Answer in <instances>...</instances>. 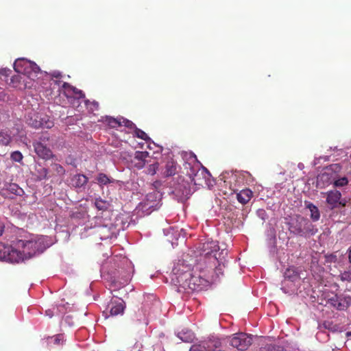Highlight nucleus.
Masks as SVG:
<instances>
[{
    "label": "nucleus",
    "instance_id": "25",
    "mask_svg": "<svg viewBox=\"0 0 351 351\" xmlns=\"http://www.w3.org/2000/svg\"><path fill=\"white\" fill-rule=\"evenodd\" d=\"M40 68L33 62L30 61V66L25 68V71L22 73V75L27 77H32V75L38 73Z\"/></svg>",
    "mask_w": 351,
    "mask_h": 351
},
{
    "label": "nucleus",
    "instance_id": "23",
    "mask_svg": "<svg viewBox=\"0 0 351 351\" xmlns=\"http://www.w3.org/2000/svg\"><path fill=\"white\" fill-rule=\"evenodd\" d=\"M178 337L184 342H192L195 338L194 333L190 330H182L178 333Z\"/></svg>",
    "mask_w": 351,
    "mask_h": 351
},
{
    "label": "nucleus",
    "instance_id": "32",
    "mask_svg": "<svg viewBox=\"0 0 351 351\" xmlns=\"http://www.w3.org/2000/svg\"><path fill=\"white\" fill-rule=\"evenodd\" d=\"M149 156V153L147 151L141 152L138 151L136 152L134 159L136 160H141V161H148L147 158Z\"/></svg>",
    "mask_w": 351,
    "mask_h": 351
},
{
    "label": "nucleus",
    "instance_id": "1",
    "mask_svg": "<svg viewBox=\"0 0 351 351\" xmlns=\"http://www.w3.org/2000/svg\"><path fill=\"white\" fill-rule=\"evenodd\" d=\"M210 269H197V263L191 269L188 265L178 264L173 270L171 281L178 287V291H201L209 285Z\"/></svg>",
    "mask_w": 351,
    "mask_h": 351
},
{
    "label": "nucleus",
    "instance_id": "12",
    "mask_svg": "<svg viewBox=\"0 0 351 351\" xmlns=\"http://www.w3.org/2000/svg\"><path fill=\"white\" fill-rule=\"evenodd\" d=\"M1 194L5 197H10L11 195L22 196L24 194V191L16 184L5 183L1 189Z\"/></svg>",
    "mask_w": 351,
    "mask_h": 351
},
{
    "label": "nucleus",
    "instance_id": "2",
    "mask_svg": "<svg viewBox=\"0 0 351 351\" xmlns=\"http://www.w3.org/2000/svg\"><path fill=\"white\" fill-rule=\"evenodd\" d=\"M219 247L217 241H209L204 243L202 246L203 254L197 263V269L201 270L205 269L207 266L210 269H213L215 263H217L219 260L225 258L227 252L222 250L219 252Z\"/></svg>",
    "mask_w": 351,
    "mask_h": 351
},
{
    "label": "nucleus",
    "instance_id": "28",
    "mask_svg": "<svg viewBox=\"0 0 351 351\" xmlns=\"http://www.w3.org/2000/svg\"><path fill=\"white\" fill-rule=\"evenodd\" d=\"M121 120L122 117H119L117 119L113 117H106V122L110 128H117L121 126Z\"/></svg>",
    "mask_w": 351,
    "mask_h": 351
},
{
    "label": "nucleus",
    "instance_id": "8",
    "mask_svg": "<svg viewBox=\"0 0 351 351\" xmlns=\"http://www.w3.org/2000/svg\"><path fill=\"white\" fill-rule=\"evenodd\" d=\"M21 258L13 246H8L3 243H0V260L5 261L12 263H19V261Z\"/></svg>",
    "mask_w": 351,
    "mask_h": 351
},
{
    "label": "nucleus",
    "instance_id": "19",
    "mask_svg": "<svg viewBox=\"0 0 351 351\" xmlns=\"http://www.w3.org/2000/svg\"><path fill=\"white\" fill-rule=\"evenodd\" d=\"M25 77L22 76L21 74H18L16 75H14L10 79V84L13 87L18 88H26V84H25Z\"/></svg>",
    "mask_w": 351,
    "mask_h": 351
},
{
    "label": "nucleus",
    "instance_id": "29",
    "mask_svg": "<svg viewBox=\"0 0 351 351\" xmlns=\"http://www.w3.org/2000/svg\"><path fill=\"white\" fill-rule=\"evenodd\" d=\"M95 206L97 210L104 211L109 208L110 203L108 201L104 200L101 198H97L95 201Z\"/></svg>",
    "mask_w": 351,
    "mask_h": 351
},
{
    "label": "nucleus",
    "instance_id": "3",
    "mask_svg": "<svg viewBox=\"0 0 351 351\" xmlns=\"http://www.w3.org/2000/svg\"><path fill=\"white\" fill-rule=\"evenodd\" d=\"M289 230L292 234L300 237L314 235L317 230L308 219L300 215H296L289 223Z\"/></svg>",
    "mask_w": 351,
    "mask_h": 351
},
{
    "label": "nucleus",
    "instance_id": "47",
    "mask_svg": "<svg viewBox=\"0 0 351 351\" xmlns=\"http://www.w3.org/2000/svg\"><path fill=\"white\" fill-rule=\"evenodd\" d=\"M147 161H141V160H138L136 162H135L134 164V166L137 168V169H142L143 168L146 163H147Z\"/></svg>",
    "mask_w": 351,
    "mask_h": 351
},
{
    "label": "nucleus",
    "instance_id": "60",
    "mask_svg": "<svg viewBox=\"0 0 351 351\" xmlns=\"http://www.w3.org/2000/svg\"><path fill=\"white\" fill-rule=\"evenodd\" d=\"M204 171H206L208 172V170L206 168L204 167Z\"/></svg>",
    "mask_w": 351,
    "mask_h": 351
},
{
    "label": "nucleus",
    "instance_id": "10",
    "mask_svg": "<svg viewBox=\"0 0 351 351\" xmlns=\"http://www.w3.org/2000/svg\"><path fill=\"white\" fill-rule=\"evenodd\" d=\"M329 304L337 311H346L351 305V298L335 295L329 299Z\"/></svg>",
    "mask_w": 351,
    "mask_h": 351
},
{
    "label": "nucleus",
    "instance_id": "15",
    "mask_svg": "<svg viewBox=\"0 0 351 351\" xmlns=\"http://www.w3.org/2000/svg\"><path fill=\"white\" fill-rule=\"evenodd\" d=\"M88 182V178L85 174H75L70 181V185L75 189L84 187Z\"/></svg>",
    "mask_w": 351,
    "mask_h": 351
},
{
    "label": "nucleus",
    "instance_id": "48",
    "mask_svg": "<svg viewBox=\"0 0 351 351\" xmlns=\"http://www.w3.org/2000/svg\"><path fill=\"white\" fill-rule=\"evenodd\" d=\"M328 179H329V174H326V173H324L323 174H321L318 178V180H328Z\"/></svg>",
    "mask_w": 351,
    "mask_h": 351
},
{
    "label": "nucleus",
    "instance_id": "13",
    "mask_svg": "<svg viewBox=\"0 0 351 351\" xmlns=\"http://www.w3.org/2000/svg\"><path fill=\"white\" fill-rule=\"evenodd\" d=\"M173 193L181 201L189 199L191 193L189 184L186 182L178 184Z\"/></svg>",
    "mask_w": 351,
    "mask_h": 351
},
{
    "label": "nucleus",
    "instance_id": "11",
    "mask_svg": "<svg viewBox=\"0 0 351 351\" xmlns=\"http://www.w3.org/2000/svg\"><path fill=\"white\" fill-rule=\"evenodd\" d=\"M159 202L157 199V193L156 192L149 193L146 196V199L141 203L142 208L150 213L158 208Z\"/></svg>",
    "mask_w": 351,
    "mask_h": 351
},
{
    "label": "nucleus",
    "instance_id": "34",
    "mask_svg": "<svg viewBox=\"0 0 351 351\" xmlns=\"http://www.w3.org/2000/svg\"><path fill=\"white\" fill-rule=\"evenodd\" d=\"M135 135L143 140L148 141L150 140L149 136L142 130L135 128Z\"/></svg>",
    "mask_w": 351,
    "mask_h": 351
},
{
    "label": "nucleus",
    "instance_id": "21",
    "mask_svg": "<svg viewBox=\"0 0 351 351\" xmlns=\"http://www.w3.org/2000/svg\"><path fill=\"white\" fill-rule=\"evenodd\" d=\"M304 205L306 208H308L311 212V218L313 221H317L320 218V213L319 210L315 205H314L311 202H305Z\"/></svg>",
    "mask_w": 351,
    "mask_h": 351
},
{
    "label": "nucleus",
    "instance_id": "20",
    "mask_svg": "<svg viewBox=\"0 0 351 351\" xmlns=\"http://www.w3.org/2000/svg\"><path fill=\"white\" fill-rule=\"evenodd\" d=\"M48 170L46 167L38 164L35 166L34 175L37 180L41 181L47 178Z\"/></svg>",
    "mask_w": 351,
    "mask_h": 351
},
{
    "label": "nucleus",
    "instance_id": "22",
    "mask_svg": "<svg viewBox=\"0 0 351 351\" xmlns=\"http://www.w3.org/2000/svg\"><path fill=\"white\" fill-rule=\"evenodd\" d=\"M224 266V258L219 260L217 263H215V265L213 266L212 270H210V280H214L215 278L218 277L219 274H222V269Z\"/></svg>",
    "mask_w": 351,
    "mask_h": 351
},
{
    "label": "nucleus",
    "instance_id": "42",
    "mask_svg": "<svg viewBox=\"0 0 351 351\" xmlns=\"http://www.w3.org/2000/svg\"><path fill=\"white\" fill-rule=\"evenodd\" d=\"M70 94L75 95L78 98H84L85 93L82 90H79L76 87L73 86Z\"/></svg>",
    "mask_w": 351,
    "mask_h": 351
},
{
    "label": "nucleus",
    "instance_id": "54",
    "mask_svg": "<svg viewBox=\"0 0 351 351\" xmlns=\"http://www.w3.org/2000/svg\"><path fill=\"white\" fill-rule=\"evenodd\" d=\"M347 271L351 275V265L349 266L348 269L347 270Z\"/></svg>",
    "mask_w": 351,
    "mask_h": 351
},
{
    "label": "nucleus",
    "instance_id": "27",
    "mask_svg": "<svg viewBox=\"0 0 351 351\" xmlns=\"http://www.w3.org/2000/svg\"><path fill=\"white\" fill-rule=\"evenodd\" d=\"M12 138L11 135L5 131L0 132V145L8 146L12 142Z\"/></svg>",
    "mask_w": 351,
    "mask_h": 351
},
{
    "label": "nucleus",
    "instance_id": "17",
    "mask_svg": "<svg viewBox=\"0 0 351 351\" xmlns=\"http://www.w3.org/2000/svg\"><path fill=\"white\" fill-rule=\"evenodd\" d=\"M31 61L25 58H19L14 63V69L15 71L19 74H22L23 71H25V68L29 66V62Z\"/></svg>",
    "mask_w": 351,
    "mask_h": 351
},
{
    "label": "nucleus",
    "instance_id": "35",
    "mask_svg": "<svg viewBox=\"0 0 351 351\" xmlns=\"http://www.w3.org/2000/svg\"><path fill=\"white\" fill-rule=\"evenodd\" d=\"M146 314L143 308H139L137 312L135 313V319L138 322L145 321Z\"/></svg>",
    "mask_w": 351,
    "mask_h": 351
},
{
    "label": "nucleus",
    "instance_id": "24",
    "mask_svg": "<svg viewBox=\"0 0 351 351\" xmlns=\"http://www.w3.org/2000/svg\"><path fill=\"white\" fill-rule=\"evenodd\" d=\"M177 172L176 163L173 160H168L165 164L164 174L166 177H171Z\"/></svg>",
    "mask_w": 351,
    "mask_h": 351
},
{
    "label": "nucleus",
    "instance_id": "9",
    "mask_svg": "<svg viewBox=\"0 0 351 351\" xmlns=\"http://www.w3.org/2000/svg\"><path fill=\"white\" fill-rule=\"evenodd\" d=\"M125 308V304L123 300H113L112 299L108 304L106 310L103 312L106 315V317L109 316H117L123 315Z\"/></svg>",
    "mask_w": 351,
    "mask_h": 351
},
{
    "label": "nucleus",
    "instance_id": "41",
    "mask_svg": "<svg viewBox=\"0 0 351 351\" xmlns=\"http://www.w3.org/2000/svg\"><path fill=\"white\" fill-rule=\"evenodd\" d=\"M121 125H124L125 127L130 128V129L136 128L135 124L132 121L128 120L126 119H124L123 117H122Z\"/></svg>",
    "mask_w": 351,
    "mask_h": 351
},
{
    "label": "nucleus",
    "instance_id": "6",
    "mask_svg": "<svg viewBox=\"0 0 351 351\" xmlns=\"http://www.w3.org/2000/svg\"><path fill=\"white\" fill-rule=\"evenodd\" d=\"M27 123L34 128L50 129L53 127V122L46 115L40 114L39 112H30L27 117Z\"/></svg>",
    "mask_w": 351,
    "mask_h": 351
},
{
    "label": "nucleus",
    "instance_id": "56",
    "mask_svg": "<svg viewBox=\"0 0 351 351\" xmlns=\"http://www.w3.org/2000/svg\"><path fill=\"white\" fill-rule=\"evenodd\" d=\"M46 313H47V315H49V317H51V315H50V313H48V311H46Z\"/></svg>",
    "mask_w": 351,
    "mask_h": 351
},
{
    "label": "nucleus",
    "instance_id": "30",
    "mask_svg": "<svg viewBox=\"0 0 351 351\" xmlns=\"http://www.w3.org/2000/svg\"><path fill=\"white\" fill-rule=\"evenodd\" d=\"M97 182L100 185H106L113 181L110 179L104 173H99L97 177Z\"/></svg>",
    "mask_w": 351,
    "mask_h": 351
},
{
    "label": "nucleus",
    "instance_id": "5",
    "mask_svg": "<svg viewBox=\"0 0 351 351\" xmlns=\"http://www.w3.org/2000/svg\"><path fill=\"white\" fill-rule=\"evenodd\" d=\"M14 249L17 254L21 256L19 263L34 256L36 251L37 243L32 241L19 240L14 243Z\"/></svg>",
    "mask_w": 351,
    "mask_h": 351
},
{
    "label": "nucleus",
    "instance_id": "40",
    "mask_svg": "<svg viewBox=\"0 0 351 351\" xmlns=\"http://www.w3.org/2000/svg\"><path fill=\"white\" fill-rule=\"evenodd\" d=\"M348 183V181L346 178H341L339 180H336L335 182V186L336 187H341L347 185Z\"/></svg>",
    "mask_w": 351,
    "mask_h": 351
},
{
    "label": "nucleus",
    "instance_id": "53",
    "mask_svg": "<svg viewBox=\"0 0 351 351\" xmlns=\"http://www.w3.org/2000/svg\"><path fill=\"white\" fill-rule=\"evenodd\" d=\"M210 351H225V350H221V348H219L218 350H217V349H210Z\"/></svg>",
    "mask_w": 351,
    "mask_h": 351
},
{
    "label": "nucleus",
    "instance_id": "55",
    "mask_svg": "<svg viewBox=\"0 0 351 351\" xmlns=\"http://www.w3.org/2000/svg\"><path fill=\"white\" fill-rule=\"evenodd\" d=\"M347 335H348V336H351V330H350V332H347Z\"/></svg>",
    "mask_w": 351,
    "mask_h": 351
},
{
    "label": "nucleus",
    "instance_id": "18",
    "mask_svg": "<svg viewBox=\"0 0 351 351\" xmlns=\"http://www.w3.org/2000/svg\"><path fill=\"white\" fill-rule=\"evenodd\" d=\"M253 193L249 189L241 191L237 194V200L242 204H247L252 197Z\"/></svg>",
    "mask_w": 351,
    "mask_h": 351
},
{
    "label": "nucleus",
    "instance_id": "37",
    "mask_svg": "<svg viewBox=\"0 0 351 351\" xmlns=\"http://www.w3.org/2000/svg\"><path fill=\"white\" fill-rule=\"evenodd\" d=\"M11 158L16 162H21L23 158V156L21 152L15 151L11 154Z\"/></svg>",
    "mask_w": 351,
    "mask_h": 351
},
{
    "label": "nucleus",
    "instance_id": "38",
    "mask_svg": "<svg viewBox=\"0 0 351 351\" xmlns=\"http://www.w3.org/2000/svg\"><path fill=\"white\" fill-rule=\"evenodd\" d=\"M191 351H208L207 347L204 344H193L191 348Z\"/></svg>",
    "mask_w": 351,
    "mask_h": 351
},
{
    "label": "nucleus",
    "instance_id": "58",
    "mask_svg": "<svg viewBox=\"0 0 351 351\" xmlns=\"http://www.w3.org/2000/svg\"><path fill=\"white\" fill-rule=\"evenodd\" d=\"M46 313H47V315H49V317H51V315H50V313H48V311H46Z\"/></svg>",
    "mask_w": 351,
    "mask_h": 351
},
{
    "label": "nucleus",
    "instance_id": "33",
    "mask_svg": "<svg viewBox=\"0 0 351 351\" xmlns=\"http://www.w3.org/2000/svg\"><path fill=\"white\" fill-rule=\"evenodd\" d=\"M221 341L218 339H214L210 340L208 344L207 349L208 351H210V349H219L221 348Z\"/></svg>",
    "mask_w": 351,
    "mask_h": 351
},
{
    "label": "nucleus",
    "instance_id": "43",
    "mask_svg": "<svg viewBox=\"0 0 351 351\" xmlns=\"http://www.w3.org/2000/svg\"><path fill=\"white\" fill-rule=\"evenodd\" d=\"M339 278H340V280L342 281H348V282L351 281V275L347 271H345L343 273H341L339 275Z\"/></svg>",
    "mask_w": 351,
    "mask_h": 351
},
{
    "label": "nucleus",
    "instance_id": "44",
    "mask_svg": "<svg viewBox=\"0 0 351 351\" xmlns=\"http://www.w3.org/2000/svg\"><path fill=\"white\" fill-rule=\"evenodd\" d=\"M49 75L51 80H53V79H61L62 77L61 72L58 71H53L49 73Z\"/></svg>",
    "mask_w": 351,
    "mask_h": 351
},
{
    "label": "nucleus",
    "instance_id": "51",
    "mask_svg": "<svg viewBox=\"0 0 351 351\" xmlns=\"http://www.w3.org/2000/svg\"><path fill=\"white\" fill-rule=\"evenodd\" d=\"M53 82H54L55 84H57V85H58V86H60V84H62V82L60 80V79H55V80L53 79Z\"/></svg>",
    "mask_w": 351,
    "mask_h": 351
},
{
    "label": "nucleus",
    "instance_id": "4",
    "mask_svg": "<svg viewBox=\"0 0 351 351\" xmlns=\"http://www.w3.org/2000/svg\"><path fill=\"white\" fill-rule=\"evenodd\" d=\"M50 137L47 134H43L37 141L32 143L35 153L38 157L45 160H49L53 157V154L49 148V141Z\"/></svg>",
    "mask_w": 351,
    "mask_h": 351
},
{
    "label": "nucleus",
    "instance_id": "49",
    "mask_svg": "<svg viewBox=\"0 0 351 351\" xmlns=\"http://www.w3.org/2000/svg\"><path fill=\"white\" fill-rule=\"evenodd\" d=\"M346 254L348 256V263L351 264V245L347 250Z\"/></svg>",
    "mask_w": 351,
    "mask_h": 351
},
{
    "label": "nucleus",
    "instance_id": "7",
    "mask_svg": "<svg viewBox=\"0 0 351 351\" xmlns=\"http://www.w3.org/2000/svg\"><path fill=\"white\" fill-rule=\"evenodd\" d=\"M252 337L244 332L234 334L230 339V344L239 350H245L252 344Z\"/></svg>",
    "mask_w": 351,
    "mask_h": 351
},
{
    "label": "nucleus",
    "instance_id": "59",
    "mask_svg": "<svg viewBox=\"0 0 351 351\" xmlns=\"http://www.w3.org/2000/svg\"><path fill=\"white\" fill-rule=\"evenodd\" d=\"M46 313H47V315H49V317H51V315H50V313H48V311H46Z\"/></svg>",
    "mask_w": 351,
    "mask_h": 351
},
{
    "label": "nucleus",
    "instance_id": "57",
    "mask_svg": "<svg viewBox=\"0 0 351 351\" xmlns=\"http://www.w3.org/2000/svg\"><path fill=\"white\" fill-rule=\"evenodd\" d=\"M46 313H47V315H49V317H51V315H50V313H48V311H46Z\"/></svg>",
    "mask_w": 351,
    "mask_h": 351
},
{
    "label": "nucleus",
    "instance_id": "46",
    "mask_svg": "<svg viewBox=\"0 0 351 351\" xmlns=\"http://www.w3.org/2000/svg\"><path fill=\"white\" fill-rule=\"evenodd\" d=\"M12 73V71L9 69H1L0 70V75H2V76H9L10 74Z\"/></svg>",
    "mask_w": 351,
    "mask_h": 351
},
{
    "label": "nucleus",
    "instance_id": "52",
    "mask_svg": "<svg viewBox=\"0 0 351 351\" xmlns=\"http://www.w3.org/2000/svg\"><path fill=\"white\" fill-rule=\"evenodd\" d=\"M4 226L1 222H0V235H2L3 231Z\"/></svg>",
    "mask_w": 351,
    "mask_h": 351
},
{
    "label": "nucleus",
    "instance_id": "39",
    "mask_svg": "<svg viewBox=\"0 0 351 351\" xmlns=\"http://www.w3.org/2000/svg\"><path fill=\"white\" fill-rule=\"evenodd\" d=\"M51 339L53 340V343L57 345L62 344L64 341V337L62 334H58Z\"/></svg>",
    "mask_w": 351,
    "mask_h": 351
},
{
    "label": "nucleus",
    "instance_id": "14",
    "mask_svg": "<svg viewBox=\"0 0 351 351\" xmlns=\"http://www.w3.org/2000/svg\"><path fill=\"white\" fill-rule=\"evenodd\" d=\"M341 197V193L337 191H330L327 193L326 202L330 206L332 209L337 208L339 205L345 206L344 203L340 202Z\"/></svg>",
    "mask_w": 351,
    "mask_h": 351
},
{
    "label": "nucleus",
    "instance_id": "16",
    "mask_svg": "<svg viewBox=\"0 0 351 351\" xmlns=\"http://www.w3.org/2000/svg\"><path fill=\"white\" fill-rule=\"evenodd\" d=\"M185 168L187 169V175L190 177L192 182L196 185H200L197 178L199 176V168L197 165H192L190 162L186 163Z\"/></svg>",
    "mask_w": 351,
    "mask_h": 351
},
{
    "label": "nucleus",
    "instance_id": "26",
    "mask_svg": "<svg viewBox=\"0 0 351 351\" xmlns=\"http://www.w3.org/2000/svg\"><path fill=\"white\" fill-rule=\"evenodd\" d=\"M284 276L291 281H294L299 278V274L294 267H290L285 270Z\"/></svg>",
    "mask_w": 351,
    "mask_h": 351
},
{
    "label": "nucleus",
    "instance_id": "31",
    "mask_svg": "<svg viewBox=\"0 0 351 351\" xmlns=\"http://www.w3.org/2000/svg\"><path fill=\"white\" fill-rule=\"evenodd\" d=\"M147 163H149V166L147 169V173L149 175H154L158 168V162L157 161L152 162V160H148Z\"/></svg>",
    "mask_w": 351,
    "mask_h": 351
},
{
    "label": "nucleus",
    "instance_id": "50",
    "mask_svg": "<svg viewBox=\"0 0 351 351\" xmlns=\"http://www.w3.org/2000/svg\"><path fill=\"white\" fill-rule=\"evenodd\" d=\"M95 109H98L99 104L97 101H93L90 103Z\"/></svg>",
    "mask_w": 351,
    "mask_h": 351
},
{
    "label": "nucleus",
    "instance_id": "36",
    "mask_svg": "<svg viewBox=\"0 0 351 351\" xmlns=\"http://www.w3.org/2000/svg\"><path fill=\"white\" fill-rule=\"evenodd\" d=\"M52 168L60 176H62V175H64V173H65V170H64V167L58 163L53 164Z\"/></svg>",
    "mask_w": 351,
    "mask_h": 351
},
{
    "label": "nucleus",
    "instance_id": "45",
    "mask_svg": "<svg viewBox=\"0 0 351 351\" xmlns=\"http://www.w3.org/2000/svg\"><path fill=\"white\" fill-rule=\"evenodd\" d=\"M73 87V86L71 85L68 82H62V88L69 94L71 93Z\"/></svg>",
    "mask_w": 351,
    "mask_h": 351
}]
</instances>
